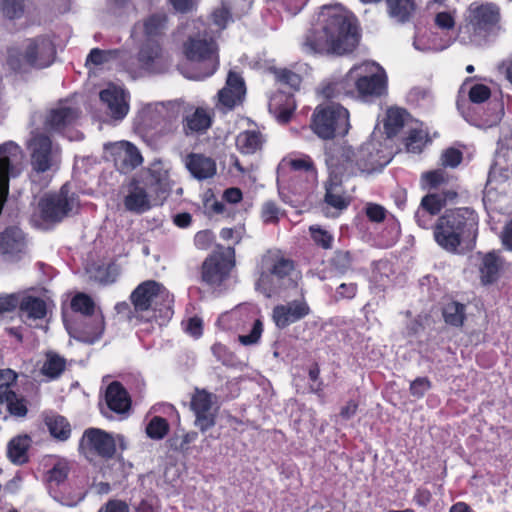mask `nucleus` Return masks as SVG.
<instances>
[{"instance_id":"nucleus-20","label":"nucleus","mask_w":512,"mask_h":512,"mask_svg":"<svg viewBox=\"0 0 512 512\" xmlns=\"http://www.w3.org/2000/svg\"><path fill=\"white\" fill-rule=\"evenodd\" d=\"M246 94L243 78L236 72L230 71L226 85L217 94L216 107L222 110H231L241 104Z\"/></svg>"},{"instance_id":"nucleus-5","label":"nucleus","mask_w":512,"mask_h":512,"mask_svg":"<svg viewBox=\"0 0 512 512\" xmlns=\"http://www.w3.org/2000/svg\"><path fill=\"white\" fill-rule=\"evenodd\" d=\"M130 300L137 316L144 321L169 320L173 315L174 298L159 282L147 280L131 293Z\"/></svg>"},{"instance_id":"nucleus-30","label":"nucleus","mask_w":512,"mask_h":512,"mask_svg":"<svg viewBox=\"0 0 512 512\" xmlns=\"http://www.w3.org/2000/svg\"><path fill=\"white\" fill-rule=\"evenodd\" d=\"M138 54V61L142 69L148 72H160L163 65V58L161 48L158 41H144L142 42Z\"/></svg>"},{"instance_id":"nucleus-13","label":"nucleus","mask_w":512,"mask_h":512,"mask_svg":"<svg viewBox=\"0 0 512 512\" xmlns=\"http://www.w3.org/2000/svg\"><path fill=\"white\" fill-rule=\"evenodd\" d=\"M234 266V249H219L210 255L202 265V279L207 284L218 287L230 274Z\"/></svg>"},{"instance_id":"nucleus-11","label":"nucleus","mask_w":512,"mask_h":512,"mask_svg":"<svg viewBox=\"0 0 512 512\" xmlns=\"http://www.w3.org/2000/svg\"><path fill=\"white\" fill-rule=\"evenodd\" d=\"M27 149L30 153L31 166L34 171L43 173L58 167L61 160V150L43 132H32L27 143Z\"/></svg>"},{"instance_id":"nucleus-52","label":"nucleus","mask_w":512,"mask_h":512,"mask_svg":"<svg viewBox=\"0 0 512 512\" xmlns=\"http://www.w3.org/2000/svg\"><path fill=\"white\" fill-rule=\"evenodd\" d=\"M262 331V322L260 320H254L250 333L239 335L238 339L240 343L243 345H253L259 341Z\"/></svg>"},{"instance_id":"nucleus-28","label":"nucleus","mask_w":512,"mask_h":512,"mask_svg":"<svg viewBox=\"0 0 512 512\" xmlns=\"http://www.w3.org/2000/svg\"><path fill=\"white\" fill-rule=\"evenodd\" d=\"M169 171L168 165L160 160L154 161L149 167L150 180L147 186L163 201L172 188Z\"/></svg>"},{"instance_id":"nucleus-7","label":"nucleus","mask_w":512,"mask_h":512,"mask_svg":"<svg viewBox=\"0 0 512 512\" xmlns=\"http://www.w3.org/2000/svg\"><path fill=\"white\" fill-rule=\"evenodd\" d=\"M191 25L195 31L188 35L183 52L190 62L204 65L205 72L197 78L208 77L216 71L219 64L214 35L202 21H193Z\"/></svg>"},{"instance_id":"nucleus-62","label":"nucleus","mask_w":512,"mask_h":512,"mask_svg":"<svg viewBox=\"0 0 512 512\" xmlns=\"http://www.w3.org/2000/svg\"><path fill=\"white\" fill-rule=\"evenodd\" d=\"M422 178L430 187H437L441 183L445 182L446 173L444 170L438 169L423 174Z\"/></svg>"},{"instance_id":"nucleus-54","label":"nucleus","mask_w":512,"mask_h":512,"mask_svg":"<svg viewBox=\"0 0 512 512\" xmlns=\"http://www.w3.org/2000/svg\"><path fill=\"white\" fill-rule=\"evenodd\" d=\"M2 10L8 18H18L23 13L22 0H3Z\"/></svg>"},{"instance_id":"nucleus-25","label":"nucleus","mask_w":512,"mask_h":512,"mask_svg":"<svg viewBox=\"0 0 512 512\" xmlns=\"http://www.w3.org/2000/svg\"><path fill=\"white\" fill-rule=\"evenodd\" d=\"M167 18L164 14H154L133 26L131 36L137 42L157 41L167 27Z\"/></svg>"},{"instance_id":"nucleus-63","label":"nucleus","mask_w":512,"mask_h":512,"mask_svg":"<svg viewBox=\"0 0 512 512\" xmlns=\"http://www.w3.org/2000/svg\"><path fill=\"white\" fill-rule=\"evenodd\" d=\"M366 215L371 221L381 222L386 216V210L381 205L370 203L366 206Z\"/></svg>"},{"instance_id":"nucleus-14","label":"nucleus","mask_w":512,"mask_h":512,"mask_svg":"<svg viewBox=\"0 0 512 512\" xmlns=\"http://www.w3.org/2000/svg\"><path fill=\"white\" fill-rule=\"evenodd\" d=\"M190 407L195 415V425L201 431H207L215 425L219 411L218 398L215 394L205 389H195Z\"/></svg>"},{"instance_id":"nucleus-12","label":"nucleus","mask_w":512,"mask_h":512,"mask_svg":"<svg viewBox=\"0 0 512 512\" xmlns=\"http://www.w3.org/2000/svg\"><path fill=\"white\" fill-rule=\"evenodd\" d=\"M78 207V199L74 193H69L64 185L56 194L46 195L38 202L35 215L47 223L60 222L70 212Z\"/></svg>"},{"instance_id":"nucleus-27","label":"nucleus","mask_w":512,"mask_h":512,"mask_svg":"<svg viewBox=\"0 0 512 512\" xmlns=\"http://www.w3.org/2000/svg\"><path fill=\"white\" fill-rule=\"evenodd\" d=\"M105 324L102 312L85 317L84 321L75 327L70 334L79 341L94 343L100 339L104 332Z\"/></svg>"},{"instance_id":"nucleus-58","label":"nucleus","mask_w":512,"mask_h":512,"mask_svg":"<svg viewBox=\"0 0 512 512\" xmlns=\"http://www.w3.org/2000/svg\"><path fill=\"white\" fill-rule=\"evenodd\" d=\"M431 388V383L427 377L416 378L410 384V392L414 397L421 398Z\"/></svg>"},{"instance_id":"nucleus-46","label":"nucleus","mask_w":512,"mask_h":512,"mask_svg":"<svg viewBox=\"0 0 512 512\" xmlns=\"http://www.w3.org/2000/svg\"><path fill=\"white\" fill-rule=\"evenodd\" d=\"M169 431V424L166 419L154 416L146 426V433L154 440L163 439Z\"/></svg>"},{"instance_id":"nucleus-26","label":"nucleus","mask_w":512,"mask_h":512,"mask_svg":"<svg viewBox=\"0 0 512 512\" xmlns=\"http://www.w3.org/2000/svg\"><path fill=\"white\" fill-rule=\"evenodd\" d=\"M112 155L116 167L123 173L135 169L143 162L142 155L137 147L127 141L113 144Z\"/></svg>"},{"instance_id":"nucleus-16","label":"nucleus","mask_w":512,"mask_h":512,"mask_svg":"<svg viewBox=\"0 0 512 512\" xmlns=\"http://www.w3.org/2000/svg\"><path fill=\"white\" fill-rule=\"evenodd\" d=\"M26 255V240L19 228L8 227L0 233V257L4 262L17 263Z\"/></svg>"},{"instance_id":"nucleus-49","label":"nucleus","mask_w":512,"mask_h":512,"mask_svg":"<svg viewBox=\"0 0 512 512\" xmlns=\"http://www.w3.org/2000/svg\"><path fill=\"white\" fill-rule=\"evenodd\" d=\"M428 142L427 133L421 129H412L407 138L406 147L409 152L420 153Z\"/></svg>"},{"instance_id":"nucleus-47","label":"nucleus","mask_w":512,"mask_h":512,"mask_svg":"<svg viewBox=\"0 0 512 512\" xmlns=\"http://www.w3.org/2000/svg\"><path fill=\"white\" fill-rule=\"evenodd\" d=\"M3 403H6L8 411L14 416L24 417L27 414L26 400L15 392L7 395V397L3 399Z\"/></svg>"},{"instance_id":"nucleus-43","label":"nucleus","mask_w":512,"mask_h":512,"mask_svg":"<svg viewBox=\"0 0 512 512\" xmlns=\"http://www.w3.org/2000/svg\"><path fill=\"white\" fill-rule=\"evenodd\" d=\"M71 308L74 312L80 313L85 317L93 316L101 312L94 300L85 293H77L71 300Z\"/></svg>"},{"instance_id":"nucleus-55","label":"nucleus","mask_w":512,"mask_h":512,"mask_svg":"<svg viewBox=\"0 0 512 512\" xmlns=\"http://www.w3.org/2000/svg\"><path fill=\"white\" fill-rule=\"evenodd\" d=\"M462 160V153L455 148L446 149L441 155V164L445 167L455 168Z\"/></svg>"},{"instance_id":"nucleus-6","label":"nucleus","mask_w":512,"mask_h":512,"mask_svg":"<svg viewBox=\"0 0 512 512\" xmlns=\"http://www.w3.org/2000/svg\"><path fill=\"white\" fill-rule=\"evenodd\" d=\"M256 289L266 297H272L296 285L293 262L279 251H268L258 265Z\"/></svg>"},{"instance_id":"nucleus-15","label":"nucleus","mask_w":512,"mask_h":512,"mask_svg":"<svg viewBox=\"0 0 512 512\" xmlns=\"http://www.w3.org/2000/svg\"><path fill=\"white\" fill-rule=\"evenodd\" d=\"M177 113L183 112V129L186 135L204 133L212 124L213 112L205 107H194L183 100H175L170 104Z\"/></svg>"},{"instance_id":"nucleus-17","label":"nucleus","mask_w":512,"mask_h":512,"mask_svg":"<svg viewBox=\"0 0 512 512\" xmlns=\"http://www.w3.org/2000/svg\"><path fill=\"white\" fill-rule=\"evenodd\" d=\"M163 202L148 186H142L136 181L129 184L124 197L126 210L137 214L144 213L151 207L161 205Z\"/></svg>"},{"instance_id":"nucleus-22","label":"nucleus","mask_w":512,"mask_h":512,"mask_svg":"<svg viewBox=\"0 0 512 512\" xmlns=\"http://www.w3.org/2000/svg\"><path fill=\"white\" fill-rule=\"evenodd\" d=\"M309 313V305L304 298H301L275 306L272 319L278 328L284 329L305 318Z\"/></svg>"},{"instance_id":"nucleus-33","label":"nucleus","mask_w":512,"mask_h":512,"mask_svg":"<svg viewBox=\"0 0 512 512\" xmlns=\"http://www.w3.org/2000/svg\"><path fill=\"white\" fill-rule=\"evenodd\" d=\"M295 108V100L292 96L285 93H276L269 101V111L281 123H286L290 120Z\"/></svg>"},{"instance_id":"nucleus-40","label":"nucleus","mask_w":512,"mask_h":512,"mask_svg":"<svg viewBox=\"0 0 512 512\" xmlns=\"http://www.w3.org/2000/svg\"><path fill=\"white\" fill-rule=\"evenodd\" d=\"M46 425L50 434L61 441H65L70 437L71 428L68 421L60 415H52L46 417Z\"/></svg>"},{"instance_id":"nucleus-18","label":"nucleus","mask_w":512,"mask_h":512,"mask_svg":"<svg viewBox=\"0 0 512 512\" xmlns=\"http://www.w3.org/2000/svg\"><path fill=\"white\" fill-rule=\"evenodd\" d=\"M80 449L84 452H94L102 457H112L116 450V439L101 429L90 428L82 436Z\"/></svg>"},{"instance_id":"nucleus-59","label":"nucleus","mask_w":512,"mask_h":512,"mask_svg":"<svg viewBox=\"0 0 512 512\" xmlns=\"http://www.w3.org/2000/svg\"><path fill=\"white\" fill-rule=\"evenodd\" d=\"M435 24L442 30L450 31L455 27V18L451 12H439L435 16Z\"/></svg>"},{"instance_id":"nucleus-53","label":"nucleus","mask_w":512,"mask_h":512,"mask_svg":"<svg viewBox=\"0 0 512 512\" xmlns=\"http://www.w3.org/2000/svg\"><path fill=\"white\" fill-rule=\"evenodd\" d=\"M468 95L471 102L483 103L489 99L491 91L489 87L484 84H475L469 89Z\"/></svg>"},{"instance_id":"nucleus-8","label":"nucleus","mask_w":512,"mask_h":512,"mask_svg":"<svg viewBox=\"0 0 512 512\" xmlns=\"http://www.w3.org/2000/svg\"><path fill=\"white\" fill-rule=\"evenodd\" d=\"M56 55L54 43L48 36L27 39L21 48L8 51V65L15 71H26L30 68L50 66Z\"/></svg>"},{"instance_id":"nucleus-45","label":"nucleus","mask_w":512,"mask_h":512,"mask_svg":"<svg viewBox=\"0 0 512 512\" xmlns=\"http://www.w3.org/2000/svg\"><path fill=\"white\" fill-rule=\"evenodd\" d=\"M66 361L57 354L49 353L42 365L41 372L50 379L57 378L65 369Z\"/></svg>"},{"instance_id":"nucleus-64","label":"nucleus","mask_w":512,"mask_h":512,"mask_svg":"<svg viewBox=\"0 0 512 512\" xmlns=\"http://www.w3.org/2000/svg\"><path fill=\"white\" fill-rule=\"evenodd\" d=\"M434 215L427 210H425L423 207L419 206L415 213V219L417 224L424 229H428L432 226V220Z\"/></svg>"},{"instance_id":"nucleus-34","label":"nucleus","mask_w":512,"mask_h":512,"mask_svg":"<svg viewBox=\"0 0 512 512\" xmlns=\"http://www.w3.org/2000/svg\"><path fill=\"white\" fill-rule=\"evenodd\" d=\"M501 266L502 260L494 251L481 255L479 264L481 282L485 285L495 282L499 276Z\"/></svg>"},{"instance_id":"nucleus-9","label":"nucleus","mask_w":512,"mask_h":512,"mask_svg":"<svg viewBox=\"0 0 512 512\" xmlns=\"http://www.w3.org/2000/svg\"><path fill=\"white\" fill-rule=\"evenodd\" d=\"M349 113L336 103L319 105L313 113L311 128L322 139H332L348 133Z\"/></svg>"},{"instance_id":"nucleus-36","label":"nucleus","mask_w":512,"mask_h":512,"mask_svg":"<svg viewBox=\"0 0 512 512\" xmlns=\"http://www.w3.org/2000/svg\"><path fill=\"white\" fill-rule=\"evenodd\" d=\"M388 16L397 23L408 22L416 11L415 0H386Z\"/></svg>"},{"instance_id":"nucleus-21","label":"nucleus","mask_w":512,"mask_h":512,"mask_svg":"<svg viewBox=\"0 0 512 512\" xmlns=\"http://www.w3.org/2000/svg\"><path fill=\"white\" fill-rule=\"evenodd\" d=\"M79 114L78 108L71 101H60L47 113L45 128L51 132H62L76 122Z\"/></svg>"},{"instance_id":"nucleus-24","label":"nucleus","mask_w":512,"mask_h":512,"mask_svg":"<svg viewBox=\"0 0 512 512\" xmlns=\"http://www.w3.org/2000/svg\"><path fill=\"white\" fill-rule=\"evenodd\" d=\"M455 41L448 33L440 34L433 30L418 31L413 40V47L422 53H437L447 49Z\"/></svg>"},{"instance_id":"nucleus-56","label":"nucleus","mask_w":512,"mask_h":512,"mask_svg":"<svg viewBox=\"0 0 512 512\" xmlns=\"http://www.w3.org/2000/svg\"><path fill=\"white\" fill-rule=\"evenodd\" d=\"M118 276V268L114 264H110L107 266L100 267L98 270V275H96V279L103 283L109 284L113 283Z\"/></svg>"},{"instance_id":"nucleus-29","label":"nucleus","mask_w":512,"mask_h":512,"mask_svg":"<svg viewBox=\"0 0 512 512\" xmlns=\"http://www.w3.org/2000/svg\"><path fill=\"white\" fill-rule=\"evenodd\" d=\"M71 470V463L66 459H55L51 467L44 475V481L50 495L58 501H61L57 489L65 484Z\"/></svg>"},{"instance_id":"nucleus-32","label":"nucleus","mask_w":512,"mask_h":512,"mask_svg":"<svg viewBox=\"0 0 512 512\" xmlns=\"http://www.w3.org/2000/svg\"><path fill=\"white\" fill-rule=\"evenodd\" d=\"M105 401L108 408L118 414L128 411L131 405L127 391L119 382H112L106 389Z\"/></svg>"},{"instance_id":"nucleus-48","label":"nucleus","mask_w":512,"mask_h":512,"mask_svg":"<svg viewBox=\"0 0 512 512\" xmlns=\"http://www.w3.org/2000/svg\"><path fill=\"white\" fill-rule=\"evenodd\" d=\"M17 374L11 369L0 370V403L10 393H13V386L16 384Z\"/></svg>"},{"instance_id":"nucleus-35","label":"nucleus","mask_w":512,"mask_h":512,"mask_svg":"<svg viewBox=\"0 0 512 512\" xmlns=\"http://www.w3.org/2000/svg\"><path fill=\"white\" fill-rule=\"evenodd\" d=\"M264 143V136L256 129L242 131L236 137V146L242 154H254L262 149Z\"/></svg>"},{"instance_id":"nucleus-60","label":"nucleus","mask_w":512,"mask_h":512,"mask_svg":"<svg viewBox=\"0 0 512 512\" xmlns=\"http://www.w3.org/2000/svg\"><path fill=\"white\" fill-rule=\"evenodd\" d=\"M230 19V11L224 6L216 9L212 14L213 24L217 26L219 30L224 29Z\"/></svg>"},{"instance_id":"nucleus-57","label":"nucleus","mask_w":512,"mask_h":512,"mask_svg":"<svg viewBox=\"0 0 512 512\" xmlns=\"http://www.w3.org/2000/svg\"><path fill=\"white\" fill-rule=\"evenodd\" d=\"M280 210L272 201H267L262 206V219L265 223H275L279 219Z\"/></svg>"},{"instance_id":"nucleus-38","label":"nucleus","mask_w":512,"mask_h":512,"mask_svg":"<svg viewBox=\"0 0 512 512\" xmlns=\"http://www.w3.org/2000/svg\"><path fill=\"white\" fill-rule=\"evenodd\" d=\"M442 315L447 325L461 327L466 318V306L457 301H449L443 306Z\"/></svg>"},{"instance_id":"nucleus-44","label":"nucleus","mask_w":512,"mask_h":512,"mask_svg":"<svg viewBox=\"0 0 512 512\" xmlns=\"http://www.w3.org/2000/svg\"><path fill=\"white\" fill-rule=\"evenodd\" d=\"M291 168L294 171H304L307 173V178L311 180L316 179V170L310 157L305 156L297 159L283 160L279 166L280 170Z\"/></svg>"},{"instance_id":"nucleus-23","label":"nucleus","mask_w":512,"mask_h":512,"mask_svg":"<svg viewBox=\"0 0 512 512\" xmlns=\"http://www.w3.org/2000/svg\"><path fill=\"white\" fill-rule=\"evenodd\" d=\"M101 102L115 120H122L129 111V94L120 86L109 84L100 92Z\"/></svg>"},{"instance_id":"nucleus-42","label":"nucleus","mask_w":512,"mask_h":512,"mask_svg":"<svg viewBox=\"0 0 512 512\" xmlns=\"http://www.w3.org/2000/svg\"><path fill=\"white\" fill-rule=\"evenodd\" d=\"M455 197L456 193L451 191L441 194H428L422 198L420 206L435 216L445 206L447 200Z\"/></svg>"},{"instance_id":"nucleus-3","label":"nucleus","mask_w":512,"mask_h":512,"mask_svg":"<svg viewBox=\"0 0 512 512\" xmlns=\"http://www.w3.org/2000/svg\"><path fill=\"white\" fill-rule=\"evenodd\" d=\"M387 91V75L377 63L365 61L354 65L341 82L329 83L322 87L321 94L325 98H334L340 94L354 95L363 98L380 97Z\"/></svg>"},{"instance_id":"nucleus-31","label":"nucleus","mask_w":512,"mask_h":512,"mask_svg":"<svg viewBox=\"0 0 512 512\" xmlns=\"http://www.w3.org/2000/svg\"><path fill=\"white\" fill-rule=\"evenodd\" d=\"M185 166L191 175L198 180L211 178L216 173L215 162L202 154H189L185 159Z\"/></svg>"},{"instance_id":"nucleus-10","label":"nucleus","mask_w":512,"mask_h":512,"mask_svg":"<svg viewBox=\"0 0 512 512\" xmlns=\"http://www.w3.org/2000/svg\"><path fill=\"white\" fill-rule=\"evenodd\" d=\"M500 14L497 6L493 4L472 3L467 11V25L459 30V41L461 43L475 41L472 37H465L463 34L473 31L475 36L485 37L494 32L498 27Z\"/></svg>"},{"instance_id":"nucleus-37","label":"nucleus","mask_w":512,"mask_h":512,"mask_svg":"<svg viewBox=\"0 0 512 512\" xmlns=\"http://www.w3.org/2000/svg\"><path fill=\"white\" fill-rule=\"evenodd\" d=\"M21 317L25 321L43 319L47 314V306L44 300L28 296L25 297L21 304Z\"/></svg>"},{"instance_id":"nucleus-39","label":"nucleus","mask_w":512,"mask_h":512,"mask_svg":"<svg viewBox=\"0 0 512 512\" xmlns=\"http://www.w3.org/2000/svg\"><path fill=\"white\" fill-rule=\"evenodd\" d=\"M408 113L401 108H390L387 111L385 131L389 137L396 135L408 121Z\"/></svg>"},{"instance_id":"nucleus-51","label":"nucleus","mask_w":512,"mask_h":512,"mask_svg":"<svg viewBox=\"0 0 512 512\" xmlns=\"http://www.w3.org/2000/svg\"><path fill=\"white\" fill-rule=\"evenodd\" d=\"M276 79L283 85H287L292 89H297L300 86L301 78L298 74L287 70L280 69L275 72Z\"/></svg>"},{"instance_id":"nucleus-19","label":"nucleus","mask_w":512,"mask_h":512,"mask_svg":"<svg viewBox=\"0 0 512 512\" xmlns=\"http://www.w3.org/2000/svg\"><path fill=\"white\" fill-rule=\"evenodd\" d=\"M171 103H173V101L168 103L157 102L144 104L138 110L134 119V124L137 129L147 132L157 129L164 121L167 113L175 110V107L170 105Z\"/></svg>"},{"instance_id":"nucleus-1","label":"nucleus","mask_w":512,"mask_h":512,"mask_svg":"<svg viewBox=\"0 0 512 512\" xmlns=\"http://www.w3.org/2000/svg\"><path fill=\"white\" fill-rule=\"evenodd\" d=\"M358 44L352 15L340 4L323 5L300 42L308 55H344Z\"/></svg>"},{"instance_id":"nucleus-41","label":"nucleus","mask_w":512,"mask_h":512,"mask_svg":"<svg viewBox=\"0 0 512 512\" xmlns=\"http://www.w3.org/2000/svg\"><path fill=\"white\" fill-rule=\"evenodd\" d=\"M30 445L28 436L13 438L8 445V456L14 463H24L27 460V450Z\"/></svg>"},{"instance_id":"nucleus-4","label":"nucleus","mask_w":512,"mask_h":512,"mask_svg":"<svg viewBox=\"0 0 512 512\" xmlns=\"http://www.w3.org/2000/svg\"><path fill=\"white\" fill-rule=\"evenodd\" d=\"M478 231V217L474 210L463 207L447 210L438 218L434 239L444 250L456 253L465 244L474 243Z\"/></svg>"},{"instance_id":"nucleus-61","label":"nucleus","mask_w":512,"mask_h":512,"mask_svg":"<svg viewBox=\"0 0 512 512\" xmlns=\"http://www.w3.org/2000/svg\"><path fill=\"white\" fill-rule=\"evenodd\" d=\"M334 266L340 271H346L352 263L351 254L348 251H337L332 259Z\"/></svg>"},{"instance_id":"nucleus-2","label":"nucleus","mask_w":512,"mask_h":512,"mask_svg":"<svg viewBox=\"0 0 512 512\" xmlns=\"http://www.w3.org/2000/svg\"><path fill=\"white\" fill-rule=\"evenodd\" d=\"M371 146L372 144H365L356 150L350 146H340L327 154L329 180L325 185L324 201L329 207L341 211L350 203V196L342 186L343 177L376 169L378 163L371 153Z\"/></svg>"},{"instance_id":"nucleus-50","label":"nucleus","mask_w":512,"mask_h":512,"mask_svg":"<svg viewBox=\"0 0 512 512\" xmlns=\"http://www.w3.org/2000/svg\"><path fill=\"white\" fill-rule=\"evenodd\" d=\"M309 231L315 244L322 247L323 249L332 248L334 236L329 231L318 225L310 226Z\"/></svg>"}]
</instances>
